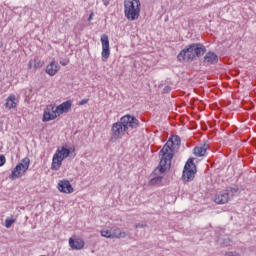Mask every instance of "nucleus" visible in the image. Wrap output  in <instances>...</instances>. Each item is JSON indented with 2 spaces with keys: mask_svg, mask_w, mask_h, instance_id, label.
Listing matches in <instances>:
<instances>
[{
  "mask_svg": "<svg viewBox=\"0 0 256 256\" xmlns=\"http://www.w3.org/2000/svg\"><path fill=\"white\" fill-rule=\"evenodd\" d=\"M179 145H181V138L179 136H172L163 148L159 152L160 163L156 168L155 173H159V171H167V169H171V160L173 159V153H175L176 149H179Z\"/></svg>",
  "mask_w": 256,
  "mask_h": 256,
  "instance_id": "obj_1",
  "label": "nucleus"
},
{
  "mask_svg": "<svg viewBox=\"0 0 256 256\" xmlns=\"http://www.w3.org/2000/svg\"><path fill=\"white\" fill-rule=\"evenodd\" d=\"M139 127V120L131 115H125L120 118V121L112 124L111 127V143L123 139L129 129H137Z\"/></svg>",
  "mask_w": 256,
  "mask_h": 256,
  "instance_id": "obj_2",
  "label": "nucleus"
},
{
  "mask_svg": "<svg viewBox=\"0 0 256 256\" xmlns=\"http://www.w3.org/2000/svg\"><path fill=\"white\" fill-rule=\"evenodd\" d=\"M207 53V48L201 43H192L186 46L177 56L178 61H185L186 63H191L195 61L197 57H202Z\"/></svg>",
  "mask_w": 256,
  "mask_h": 256,
  "instance_id": "obj_3",
  "label": "nucleus"
},
{
  "mask_svg": "<svg viewBox=\"0 0 256 256\" xmlns=\"http://www.w3.org/2000/svg\"><path fill=\"white\" fill-rule=\"evenodd\" d=\"M141 14L140 0H124V15L128 21H137Z\"/></svg>",
  "mask_w": 256,
  "mask_h": 256,
  "instance_id": "obj_4",
  "label": "nucleus"
},
{
  "mask_svg": "<svg viewBox=\"0 0 256 256\" xmlns=\"http://www.w3.org/2000/svg\"><path fill=\"white\" fill-rule=\"evenodd\" d=\"M197 173V166H195V162L193 158L188 159L184 166L182 179L183 181H193L195 179V174Z\"/></svg>",
  "mask_w": 256,
  "mask_h": 256,
  "instance_id": "obj_5",
  "label": "nucleus"
},
{
  "mask_svg": "<svg viewBox=\"0 0 256 256\" xmlns=\"http://www.w3.org/2000/svg\"><path fill=\"white\" fill-rule=\"evenodd\" d=\"M30 164H31V160L28 157L24 158L22 162L16 165V167L12 170V173L10 174L9 179H11L12 181L14 179H19V177H21V171L25 173V171L29 169Z\"/></svg>",
  "mask_w": 256,
  "mask_h": 256,
  "instance_id": "obj_6",
  "label": "nucleus"
},
{
  "mask_svg": "<svg viewBox=\"0 0 256 256\" xmlns=\"http://www.w3.org/2000/svg\"><path fill=\"white\" fill-rule=\"evenodd\" d=\"M59 115L57 114V111L55 110V106L49 105L46 107L43 113L42 121L43 123H47L48 121H53L57 119Z\"/></svg>",
  "mask_w": 256,
  "mask_h": 256,
  "instance_id": "obj_7",
  "label": "nucleus"
},
{
  "mask_svg": "<svg viewBox=\"0 0 256 256\" xmlns=\"http://www.w3.org/2000/svg\"><path fill=\"white\" fill-rule=\"evenodd\" d=\"M102 45V59H108L111 56V50L109 47V36L107 34H103L100 38Z\"/></svg>",
  "mask_w": 256,
  "mask_h": 256,
  "instance_id": "obj_8",
  "label": "nucleus"
},
{
  "mask_svg": "<svg viewBox=\"0 0 256 256\" xmlns=\"http://www.w3.org/2000/svg\"><path fill=\"white\" fill-rule=\"evenodd\" d=\"M230 200L231 195L229 194L228 190L220 191L214 197V201L218 205H225V203H229Z\"/></svg>",
  "mask_w": 256,
  "mask_h": 256,
  "instance_id": "obj_9",
  "label": "nucleus"
},
{
  "mask_svg": "<svg viewBox=\"0 0 256 256\" xmlns=\"http://www.w3.org/2000/svg\"><path fill=\"white\" fill-rule=\"evenodd\" d=\"M59 63L55 60L51 61L50 64L46 66V73L50 75V77H55L57 73H59Z\"/></svg>",
  "mask_w": 256,
  "mask_h": 256,
  "instance_id": "obj_10",
  "label": "nucleus"
},
{
  "mask_svg": "<svg viewBox=\"0 0 256 256\" xmlns=\"http://www.w3.org/2000/svg\"><path fill=\"white\" fill-rule=\"evenodd\" d=\"M58 190L61 193H73V186L68 180H60L58 183Z\"/></svg>",
  "mask_w": 256,
  "mask_h": 256,
  "instance_id": "obj_11",
  "label": "nucleus"
},
{
  "mask_svg": "<svg viewBox=\"0 0 256 256\" xmlns=\"http://www.w3.org/2000/svg\"><path fill=\"white\" fill-rule=\"evenodd\" d=\"M71 100H68L66 102H63L62 104L58 105L57 107H55V111L58 115V117L60 115H63V113H69V109H71Z\"/></svg>",
  "mask_w": 256,
  "mask_h": 256,
  "instance_id": "obj_12",
  "label": "nucleus"
},
{
  "mask_svg": "<svg viewBox=\"0 0 256 256\" xmlns=\"http://www.w3.org/2000/svg\"><path fill=\"white\" fill-rule=\"evenodd\" d=\"M19 105V99H17V96L15 94H10L5 102V108L6 109H15Z\"/></svg>",
  "mask_w": 256,
  "mask_h": 256,
  "instance_id": "obj_13",
  "label": "nucleus"
},
{
  "mask_svg": "<svg viewBox=\"0 0 256 256\" xmlns=\"http://www.w3.org/2000/svg\"><path fill=\"white\" fill-rule=\"evenodd\" d=\"M219 62V56L215 54V52H207L204 56V63L206 65H215V63Z\"/></svg>",
  "mask_w": 256,
  "mask_h": 256,
  "instance_id": "obj_14",
  "label": "nucleus"
},
{
  "mask_svg": "<svg viewBox=\"0 0 256 256\" xmlns=\"http://www.w3.org/2000/svg\"><path fill=\"white\" fill-rule=\"evenodd\" d=\"M157 171V168L154 170L153 174H152V178L150 179V185H161V183H163V173H165V171H159V172H155Z\"/></svg>",
  "mask_w": 256,
  "mask_h": 256,
  "instance_id": "obj_15",
  "label": "nucleus"
},
{
  "mask_svg": "<svg viewBox=\"0 0 256 256\" xmlns=\"http://www.w3.org/2000/svg\"><path fill=\"white\" fill-rule=\"evenodd\" d=\"M69 245L71 249L80 250V249H83V247H85V242L79 238L77 239L70 238Z\"/></svg>",
  "mask_w": 256,
  "mask_h": 256,
  "instance_id": "obj_16",
  "label": "nucleus"
},
{
  "mask_svg": "<svg viewBox=\"0 0 256 256\" xmlns=\"http://www.w3.org/2000/svg\"><path fill=\"white\" fill-rule=\"evenodd\" d=\"M61 165H63V160L59 158L58 154H54L52 158V164H51L52 171H59V169H61Z\"/></svg>",
  "mask_w": 256,
  "mask_h": 256,
  "instance_id": "obj_17",
  "label": "nucleus"
},
{
  "mask_svg": "<svg viewBox=\"0 0 256 256\" xmlns=\"http://www.w3.org/2000/svg\"><path fill=\"white\" fill-rule=\"evenodd\" d=\"M54 155H58V157L61 159V161L67 159L69 155H71V150L67 149L65 147H62L61 149H57Z\"/></svg>",
  "mask_w": 256,
  "mask_h": 256,
  "instance_id": "obj_18",
  "label": "nucleus"
},
{
  "mask_svg": "<svg viewBox=\"0 0 256 256\" xmlns=\"http://www.w3.org/2000/svg\"><path fill=\"white\" fill-rule=\"evenodd\" d=\"M127 237V233L121 231L119 228L112 229V239H125Z\"/></svg>",
  "mask_w": 256,
  "mask_h": 256,
  "instance_id": "obj_19",
  "label": "nucleus"
},
{
  "mask_svg": "<svg viewBox=\"0 0 256 256\" xmlns=\"http://www.w3.org/2000/svg\"><path fill=\"white\" fill-rule=\"evenodd\" d=\"M205 153H207V145L196 146L194 148V155L196 157H205Z\"/></svg>",
  "mask_w": 256,
  "mask_h": 256,
  "instance_id": "obj_20",
  "label": "nucleus"
},
{
  "mask_svg": "<svg viewBox=\"0 0 256 256\" xmlns=\"http://www.w3.org/2000/svg\"><path fill=\"white\" fill-rule=\"evenodd\" d=\"M218 243L219 245H222V247H229V245H231V240L229 238H219Z\"/></svg>",
  "mask_w": 256,
  "mask_h": 256,
  "instance_id": "obj_21",
  "label": "nucleus"
},
{
  "mask_svg": "<svg viewBox=\"0 0 256 256\" xmlns=\"http://www.w3.org/2000/svg\"><path fill=\"white\" fill-rule=\"evenodd\" d=\"M100 233L102 237H105L106 239H112V230L103 229Z\"/></svg>",
  "mask_w": 256,
  "mask_h": 256,
  "instance_id": "obj_22",
  "label": "nucleus"
},
{
  "mask_svg": "<svg viewBox=\"0 0 256 256\" xmlns=\"http://www.w3.org/2000/svg\"><path fill=\"white\" fill-rule=\"evenodd\" d=\"M226 191H228L230 197H233V195H237V193H239V187L232 186V187L228 188Z\"/></svg>",
  "mask_w": 256,
  "mask_h": 256,
  "instance_id": "obj_23",
  "label": "nucleus"
},
{
  "mask_svg": "<svg viewBox=\"0 0 256 256\" xmlns=\"http://www.w3.org/2000/svg\"><path fill=\"white\" fill-rule=\"evenodd\" d=\"M13 223H15L14 218H6V220H5L6 229H11V225H13Z\"/></svg>",
  "mask_w": 256,
  "mask_h": 256,
  "instance_id": "obj_24",
  "label": "nucleus"
},
{
  "mask_svg": "<svg viewBox=\"0 0 256 256\" xmlns=\"http://www.w3.org/2000/svg\"><path fill=\"white\" fill-rule=\"evenodd\" d=\"M45 65V62L43 60H38L34 63V68L35 69H41Z\"/></svg>",
  "mask_w": 256,
  "mask_h": 256,
  "instance_id": "obj_25",
  "label": "nucleus"
},
{
  "mask_svg": "<svg viewBox=\"0 0 256 256\" xmlns=\"http://www.w3.org/2000/svg\"><path fill=\"white\" fill-rule=\"evenodd\" d=\"M5 163H7V159L5 158V156L0 155V167H3Z\"/></svg>",
  "mask_w": 256,
  "mask_h": 256,
  "instance_id": "obj_26",
  "label": "nucleus"
},
{
  "mask_svg": "<svg viewBox=\"0 0 256 256\" xmlns=\"http://www.w3.org/2000/svg\"><path fill=\"white\" fill-rule=\"evenodd\" d=\"M225 256H241V254H239L238 252L234 251V252H227L225 254Z\"/></svg>",
  "mask_w": 256,
  "mask_h": 256,
  "instance_id": "obj_27",
  "label": "nucleus"
},
{
  "mask_svg": "<svg viewBox=\"0 0 256 256\" xmlns=\"http://www.w3.org/2000/svg\"><path fill=\"white\" fill-rule=\"evenodd\" d=\"M87 103H89V98L82 99V100L79 102V105H87Z\"/></svg>",
  "mask_w": 256,
  "mask_h": 256,
  "instance_id": "obj_28",
  "label": "nucleus"
},
{
  "mask_svg": "<svg viewBox=\"0 0 256 256\" xmlns=\"http://www.w3.org/2000/svg\"><path fill=\"white\" fill-rule=\"evenodd\" d=\"M146 224L143 223H138L136 224V229H143V227H145Z\"/></svg>",
  "mask_w": 256,
  "mask_h": 256,
  "instance_id": "obj_29",
  "label": "nucleus"
},
{
  "mask_svg": "<svg viewBox=\"0 0 256 256\" xmlns=\"http://www.w3.org/2000/svg\"><path fill=\"white\" fill-rule=\"evenodd\" d=\"M28 69H33V60H30L28 63Z\"/></svg>",
  "mask_w": 256,
  "mask_h": 256,
  "instance_id": "obj_30",
  "label": "nucleus"
},
{
  "mask_svg": "<svg viewBox=\"0 0 256 256\" xmlns=\"http://www.w3.org/2000/svg\"><path fill=\"white\" fill-rule=\"evenodd\" d=\"M169 91H171V88L168 87V86H166V87L164 88V93H167V92H169Z\"/></svg>",
  "mask_w": 256,
  "mask_h": 256,
  "instance_id": "obj_31",
  "label": "nucleus"
},
{
  "mask_svg": "<svg viewBox=\"0 0 256 256\" xmlns=\"http://www.w3.org/2000/svg\"><path fill=\"white\" fill-rule=\"evenodd\" d=\"M60 65H63V67H65L66 65H69V62H62V61H60Z\"/></svg>",
  "mask_w": 256,
  "mask_h": 256,
  "instance_id": "obj_32",
  "label": "nucleus"
},
{
  "mask_svg": "<svg viewBox=\"0 0 256 256\" xmlns=\"http://www.w3.org/2000/svg\"><path fill=\"white\" fill-rule=\"evenodd\" d=\"M89 21H91V16L89 17Z\"/></svg>",
  "mask_w": 256,
  "mask_h": 256,
  "instance_id": "obj_33",
  "label": "nucleus"
}]
</instances>
